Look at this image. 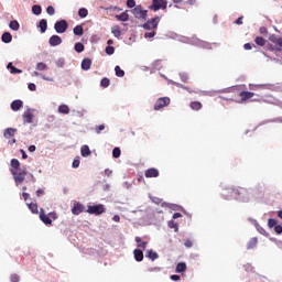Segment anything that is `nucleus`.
<instances>
[{"instance_id":"f257e3e1","label":"nucleus","mask_w":282,"mask_h":282,"mask_svg":"<svg viewBox=\"0 0 282 282\" xmlns=\"http://www.w3.org/2000/svg\"><path fill=\"white\" fill-rule=\"evenodd\" d=\"M40 219L43 224H45V226H52V219L54 221H56V219H58V214H56V212H51L47 214H45V209L41 208L40 209Z\"/></svg>"},{"instance_id":"f03ea898","label":"nucleus","mask_w":282,"mask_h":282,"mask_svg":"<svg viewBox=\"0 0 282 282\" xmlns=\"http://www.w3.org/2000/svg\"><path fill=\"white\" fill-rule=\"evenodd\" d=\"M234 199H242V202H248L250 199V192L246 187H234Z\"/></svg>"},{"instance_id":"7ed1b4c3","label":"nucleus","mask_w":282,"mask_h":282,"mask_svg":"<svg viewBox=\"0 0 282 282\" xmlns=\"http://www.w3.org/2000/svg\"><path fill=\"white\" fill-rule=\"evenodd\" d=\"M11 175H13V180L17 184V186H19V184H23V182H25V176L28 175V171L22 170L21 172H18L15 170H10Z\"/></svg>"},{"instance_id":"20e7f679","label":"nucleus","mask_w":282,"mask_h":282,"mask_svg":"<svg viewBox=\"0 0 282 282\" xmlns=\"http://www.w3.org/2000/svg\"><path fill=\"white\" fill-rule=\"evenodd\" d=\"M169 1L166 0H152V4L149 7V10L158 12V10H166Z\"/></svg>"},{"instance_id":"39448f33","label":"nucleus","mask_w":282,"mask_h":282,"mask_svg":"<svg viewBox=\"0 0 282 282\" xmlns=\"http://www.w3.org/2000/svg\"><path fill=\"white\" fill-rule=\"evenodd\" d=\"M171 105V98L161 97L154 104V111H160V109H164V107H169Z\"/></svg>"},{"instance_id":"423d86ee","label":"nucleus","mask_w":282,"mask_h":282,"mask_svg":"<svg viewBox=\"0 0 282 282\" xmlns=\"http://www.w3.org/2000/svg\"><path fill=\"white\" fill-rule=\"evenodd\" d=\"M67 28H69V24L65 20H59L54 24V30L57 34H65Z\"/></svg>"},{"instance_id":"0eeeda50","label":"nucleus","mask_w":282,"mask_h":282,"mask_svg":"<svg viewBox=\"0 0 282 282\" xmlns=\"http://www.w3.org/2000/svg\"><path fill=\"white\" fill-rule=\"evenodd\" d=\"M86 213H89V215H102L105 213V205L98 204V205H90L88 206Z\"/></svg>"},{"instance_id":"6e6552de","label":"nucleus","mask_w":282,"mask_h":282,"mask_svg":"<svg viewBox=\"0 0 282 282\" xmlns=\"http://www.w3.org/2000/svg\"><path fill=\"white\" fill-rule=\"evenodd\" d=\"M132 14L135 17V19H143L144 21H147L148 11L142 10V6L134 7L132 9Z\"/></svg>"},{"instance_id":"1a4fd4ad","label":"nucleus","mask_w":282,"mask_h":282,"mask_svg":"<svg viewBox=\"0 0 282 282\" xmlns=\"http://www.w3.org/2000/svg\"><path fill=\"white\" fill-rule=\"evenodd\" d=\"M160 23V18H153L151 20H149L148 22H145L142 28L143 30H158V25Z\"/></svg>"},{"instance_id":"9d476101","label":"nucleus","mask_w":282,"mask_h":282,"mask_svg":"<svg viewBox=\"0 0 282 282\" xmlns=\"http://www.w3.org/2000/svg\"><path fill=\"white\" fill-rule=\"evenodd\" d=\"M221 196L224 199H235V187H227L223 189Z\"/></svg>"},{"instance_id":"9b49d317","label":"nucleus","mask_w":282,"mask_h":282,"mask_svg":"<svg viewBox=\"0 0 282 282\" xmlns=\"http://www.w3.org/2000/svg\"><path fill=\"white\" fill-rule=\"evenodd\" d=\"M22 118H23L24 124H30L32 123V120H34V115L32 113V110L28 109L26 111L23 112Z\"/></svg>"},{"instance_id":"f8f14e48","label":"nucleus","mask_w":282,"mask_h":282,"mask_svg":"<svg viewBox=\"0 0 282 282\" xmlns=\"http://www.w3.org/2000/svg\"><path fill=\"white\" fill-rule=\"evenodd\" d=\"M51 47H56L63 43V40L58 35H52L48 40Z\"/></svg>"},{"instance_id":"ddd939ff","label":"nucleus","mask_w":282,"mask_h":282,"mask_svg":"<svg viewBox=\"0 0 282 282\" xmlns=\"http://www.w3.org/2000/svg\"><path fill=\"white\" fill-rule=\"evenodd\" d=\"M145 177H160V171H158L155 167H150L145 171Z\"/></svg>"},{"instance_id":"4468645a","label":"nucleus","mask_w":282,"mask_h":282,"mask_svg":"<svg viewBox=\"0 0 282 282\" xmlns=\"http://www.w3.org/2000/svg\"><path fill=\"white\" fill-rule=\"evenodd\" d=\"M239 97L241 98L242 102H246V100H250V98H254V93L251 91H240Z\"/></svg>"},{"instance_id":"2eb2a0df","label":"nucleus","mask_w":282,"mask_h":282,"mask_svg":"<svg viewBox=\"0 0 282 282\" xmlns=\"http://www.w3.org/2000/svg\"><path fill=\"white\" fill-rule=\"evenodd\" d=\"M73 215H80V213H85V206L80 203H77L72 208Z\"/></svg>"},{"instance_id":"dca6fc26","label":"nucleus","mask_w":282,"mask_h":282,"mask_svg":"<svg viewBox=\"0 0 282 282\" xmlns=\"http://www.w3.org/2000/svg\"><path fill=\"white\" fill-rule=\"evenodd\" d=\"M15 134H17V129H14V128H7L4 130L3 137L7 140H10L11 138H14Z\"/></svg>"},{"instance_id":"f3484780","label":"nucleus","mask_w":282,"mask_h":282,"mask_svg":"<svg viewBox=\"0 0 282 282\" xmlns=\"http://www.w3.org/2000/svg\"><path fill=\"white\" fill-rule=\"evenodd\" d=\"M22 107L23 102L21 101V99H15L11 102L12 111H20Z\"/></svg>"},{"instance_id":"a211bd4d","label":"nucleus","mask_w":282,"mask_h":282,"mask_svg":"<svg viewBox=\"0 0 282 282\" xmlns=\"http://www.w3.org/2000/svg\"><path fill=\"white\" fill-rule=\"evenodd\" d=\"M133 254H134L135 261L140 262L144 260V252H142V250L134 249Z\"/></svg>"},{"instance_id":"6ab92c4d","label":"nucleus","mask_w":282,"mask_h":282,"mask_svg":"<svg viewBox=\"0 0 282 282\" xmlns=\"http://www.w3.org/2000/svg\"><path fill=\"white\" fill-rule=\"evenodd\" d=\"M26 206L33 215H39V205L36 203H28Z\"/></svg>"},{"instance_id":"aec40b11","label":"nucleus","mask_w":282,"mask_h":282,"mask_svg":"<svg viewBox=\"0 0 282 282\" xmlns=\"http://www.w3.org/2000/svg\"><path fill=\"white\" fill-rule=\"evenodd\" d=\"M82 69L87 72L88 69H91V59L89 58H84L82 62Z\"/></svg>"},{"instance_id":"412c9836","label":"nucleus","mask_w":282,"mask_h":282,"mask_svg":"<svg viewBox=\"0 0 282 282\" xmlns=\"http://www.w3.org/2000/svg\"><path fill=\"white\" fill-rule=\"evenodd\" d=\"M39 28L41 30V33L45 34V32H47V20L42 19L39 23Z\"/></svg>"},{"instance_id":"4be33fe9","label":"nucleus","mask_w":282,"mask_h":282,"mask_svg":"<svg viewBox=\"0 0 282 282\" xmlns=\"http://www.w3.org/2000/svg\"><path fill=\"white\" fill-rule=\"evenodd\" d=\"M10 165L12 167L11 171H20L21 169V162H19L17 159H12Z\"/></svg>"},{"instance_id":"5701e85b","label":"nucleus","mask_w":282,"mask_h":282,"mask_svg":"<svg viewBox=\"0 0 282 282\" xmlns=\"http://www.w3.org/2000/svg\"><path fill=\"white\" fill-rule=\"evenodd\" d=\"M80 153L83 158H88V155H91V150H89V145H83L80 149Z\"/></svg>"},{"instance_id":"b1692460","label":"nucleus","mask_w":282,"mask_h":282,"mask_svg":"<svg viewBox=\"0 0 282 282\" xmlns=\"http://www.w3.org/2000/svg\"><path fill=\"white\" fill-rule=\"evenodd\" d=\"M73 32H74L75 36H83V34H85V30L83 29V25H76L73 29Z\"/></svg>"},{"instance_id":"393cba45","label":"nucleus","mask_w":282,"mask_h":282,"mask_svg":"<svg viewBox=\"0 0 282 282\" xmlns=\"http://www.w3.org/2000/svg\"><path fill=\"white\" fill-rule=\"evenodd\" d=\"M7 69H10L11 74H23V70L14 67V65H12V62H10L7 66Z\"/></svg>"},{"instance_id":"a878e982","label":"nucleus","mask_w":282,"mask_h":282,"mask_svg":"<svg viewBox=\"0 0 282 282\" xmlns=\"http://www.w3.org/2000/svg\"><path fill=\"white\" fill-rule=\"evenodd\" d=\"M1 39L2 43H12V34L10 32H4Z\"/></svg>"},{"instance_id":"bb28decb","label":"nucleus","mask_w":282,"mask_h":282,"mask_svg":"<svg viewBox=\"0 0 282 282\" xmlns=\"http://www.w3.org/2000/svg\"><path fill=\"white\" fill-rule=\"evenodd\" d=\"M145 257L148 259H151V261H155V259H159L160 256L158 254V252H155L153 250H148Z\"/></svg>"},{"instance_id":"cd10ccee","label":"nucleus","mask_w":282,"mask_h":282,"mask_svg":"<svg viewBox=\"0 0 282 282\" xmlns=\"http://www.w3.org/2000/svg\"><path fill=\"white\" fill-rule=\"evenodd\" d=\"M111 33L113 34V36L116 39H120L121 34H122V31H120V26L119 25H115L112 26L111 29Z\"/></svg>"},{"instance_id":"c85d7f7f","label":"nucleus","mask_w":282,"mask_h":282,"mask_svg":"<svg viewBox=\"0 0 282 282\" xmlns=\"http://www.w3.org/2000/svg\"><path fill=\"white\" fill-rule=\"evenodd\" d=\"M189 107H191V109H193V111H199V109H202L203 105L199 101H192L189 104Z\"/></svg>"},{"instance_id":"c756f323","label":"nucleus","mask_w":282,"mask_h":282,"mask_svg":"<svg viewBox=\"0 0 282 282\" xmlns=\"http://www.w3.org/2000/svg\"><path fill=\"white\" fill-rule=\"evenodd\" d=\"M10 30H13V32H18L19 28H21V25L19 24V21L17 20H12L9 24Z\"/></svg>"},{"instance_id":"7c9ffc66","label":"nucleus","mask_w":282,"mask_h":282,"mask_svg":"<svg viewBox=\"0 0 282 282\" xmlns=\"http://www.w3.org/2000/svg\"><path fill=\"white\" fill-rule=\"evenodd\" d=\"M135 242H137V246H138V248H147V246H149V242H147V241H142V238H140V237H135Z\"/></svg>"},{"instance_id":"2f4dec72","label":"nucleus","mask_w":282,"mask_h":282,"mask_svg":"<svg viewBox=\"0 0 282 282\" xmlns=\"http://www.w3.org/2000/svg\"><path fill=\"white\" fill-rule=\"evenodd\" d=\"M176 272L180 274L182 272H186V262H180L176 265Z\"/></svg>"},{"instance_id":"473e14b6","label":"nucleus","mask_w":282,"mask_h":282,"mask_svg":"<svg viewBox=\"0 0 282 282\" xmlns=\"http://www.w3.org/2000/svg\"><path fill=\"white\" fill-rule=\"evenodd\" d=\"M116 19L117 21H129V13H127V11L122 12L121 14L116 15Z\"/></svg>"},{"instance_id":"72a5a7b5","label":"nucleus","mask_w":282,"mask_h":282,"mask_svg":"<svg viewBox=\"0 0 282 282\" xmlns=\"http://www.w3.org/2000/svg\"><path fill=\"white\" fill-rule=\"evenodd\" d=\"M32 12L33 14H35V17H39L43 12V9L41 8V6L34 4L32 7Z\"/></svg>"},{"instance_id":"f704fd0d","label":"nucleus","mask_w":282,"mask_h":282,"mask_svg":"<svg viewBox=\"0 0 282 282\" xmlns=\"http://www.w3.org/2000/svg\"><path fill=\"white\" fill-rule=\"evenodd\" d=\"M258 240L257 238H251L247 245L248 250H252V248H257Z\"/></svg>"},{"instance_id":"c9c22d12","label":"nucleus","mask_w":282,"mask_h":282,"mask_svg":"<svg viewBox=\"0 0 282 282\" xmlns=\"http://www.w3.org/2000/svg\"><path fill=\"white\" fill-rule=\"evenodd\" d=\"M75 52H77L78 54L85 52V45L80 42L75 43Z\"/></svg>"},{"instance_id":"e433bc0d","label":"nucleus","mask_w":282,"mask_h":282,"mask_svg":"<svg viewBox=\"0 0 282 282\" xmlns=\"http://www.w3.org/2000/svg\"><path fill=\"white\" fill-rule=\"evenodd\" d=\"M87 14H89V11L86 8H80L78 10V17H80V19L87 18Z\"/></svg>"},{"instance_id":"4c0bfd02","label":"nucleus","mask_w":282,"mask_h":282,"mask_svg":"<svg viewBox=\"0 0 282 282\" xmlns=\"http://www.w3.org/2000/svg\"><path fill=\"white\" fill-rule=\"evenodd\" d=\"M35 69H37V72H45L47 69V64L40 62L36 64Z\"/></svg>"},{"instance_id":"58836bf2","label":"nucleus","mask_w":282,"mask_h":282,"mask_svg":"<svg viewBox=\"0 0 282 282\" xmlns=\"http://www.w3.org/2000/svg\"><path fill=\"white\" fill-rule=\"evenodd\" d=\"M58 111H59V113L67 115V113H69V106H67V105H61V106L58 107Z\"/></svg>"},{"instance_id":"ea45409f","label":"nucleus","mask_w":282,"mask_h":282,"mask_svg":"<svg viewBox=\"0 0 282 282\" xmlns=\"http://www.w3.org/2000/svg\"><path fill=\"white\" fill-rule=\"evenodd\" d=\"M256 45H259L260 47H263L265 45V39L262 36H257L254 40Z\"/></svg>"},{"instance_id":"a19ab883","label":"nucleus","mask_w":282,"mask_h":282,"mask_svg":"<svg viewBox=\"0 0 282 282\" xmlns=\"http://www.w3.org/2000/svg\"><path fill=\"white\" fill-rule=\"evenodd\" d=\"M109 85H111V80L107 77H104L100 82V87L107 88Z\"/></svg>"},{"instance_id":"79ce46f5","label":"nucleus","mask_w":282,"mask_h":282,"mask_svg":"<svg viewBox=\"0 0 282 282\" xmlns=\"http://www.w3.org/2000/svg\"><path fill=\"white\" fill-rule=\"evenodd\" d=\"M115 73L118 78H122L124 76V72L122 70V68H120V66L115 67Z\"/></svg>"},{"instance_id":"37998d69","label":"nucleus","mask_w":282,"mask_h":282,"mask_svg":"<svg viewBox=\"0 0 282 282\" xmlns=\"http://www.w3.org/2000/svg\"><path fill=\"white\" fill-rule=\"evenodd\" d=\"M121 153H122V151L120 150V148H115L112 150V158L118 159V158H120Z\"/></svg>"},{"instance_id":"c03bdc74","label":"nucleus","mask_w":282,"mask_h":282,"mask_svg":"<svg viewBox=\"0 0 282 282\" xmlns=\"http://www.w3.org/2000/svg\"><path fill=\"white\" fill-rule=\"evenodd\" d=\"M173 3H189V6H193L195 3V0H172Z\"/></svg>"},{"instance_id":"a18cd8bd","label":"nucleus","mask_w":282,"mask_h":282,"mask_svg":"<svg viewBox=\"0 0 282 282\" xmlns=\"http://www.w3.org/2000/svg\"><path fill=\"white\" fill-rule=\"evenodd\" d=\"M46 12L50 14V17H54V14H56V10L52 6L46 8Z\"/></svg>"},{"instance_id":"49530a36","label":"nucleus","mask_w":282,"mask_h":282,"mask_svg":"<svg viewBox=\"0 0 282 282\" xmlns=\"http://www.w3.org/2000/svg\"><path fill=\"white\" fill-rule=\"evenodd\" d=\"M269 228H274L276 226V219L270 218L268 221Z\"/></svg>"},{"instance_id":"de8ad7c7","label":"nucleus","mask_w":282,"mask_h":282,"mask_svg":"<svg viewBox=\"0 0 282 282\" xmlns=\"http://www.w3.org/2000/svg\"><path fill=\"white\" fill-rule=\"evenodd\" d=\"M113 52H116V48L113 46L106 47V54H108V56H111V54H113Z\"/></svg>"},{"instance_id":"09e8293b","label":"nucleus","mask_w":282,"mask_h":282,"mask_svg":"<svg viewBox=\"0 0 282 282\" xmlns=\"http://www.w3.org/2000/svg\"><path fill=\"white\" fill-rule=\"evenodd\" d=\"M274 232H276V235H282V226L281 225H275L273 227Z\"/></svg>"},{"instance_id":"8fccbe9b","label":"nucleus","mask_w":282,"mask_h":282,"mask_svg":"<svg viewBox=\"0 0 282 282\" xmlns=\"http://www.w3.org/2000/svg\"><path fill=\"white\" fill-rule=\"evenodd\" d=\"M10 281L11 282H19V281H21V278L18 274H12L11 278H10Z\"/></svg>"},{"instance_id":"3c124183","label":"nucleus","mask_w":282,"mask_h":282,"mask_svg":"<svg viewBox=\"0 0 282 282\" xmlns=\"http://www.w3.org/2000/svg\"><path fill=\"white\" fill-rule=\"evenodd\" d=\"M153 36H155V32L154 31L145 32L144 33V39H153Z\"/></svg>"},{"instance_id":"603ef678","label":"nucleus","mask_w":282,"mask_h":282,"mask_svg":"<svg viewBox=\"0 0 282 282\" xmlns=\"http://www.w3.org/2000/svg\"><path fill=\"white\" fill-rule=\"evenodd\" d=\"M128 8H135V0H127Z\"/></svg>"},{"instance_id":"864d4df0","label":"nucleus","mask_w":282,"mask_h":282,"mask_svg":"<svg viewBox=\"0 0 282 282\" xmlns=\"http://www.w3.org/2000/svg\"><path fill=\"white\" fill-rule=\"evenodd\" d=\"M79 166H80V160L75 159V160L73 161V169H78Z\"/></svg>"},{"instance_id":"5fc2aeb1","label":"nucleus","mask_w":282,"mask_h":282,"mask_svg":"<svg viewBox=\"0 0 282 282\" xmlns=\"http://www.w3.org/2000/svg\"><path fill=\"white\" fill-rule=\"evenodd\" d=\"M271 41H272V43H275V45H279L280 47H282V37L271 40Z\"/></svg>"},{"instance_id":"6e6d98bb","label":"nucleus","mask_w":282,"mask_h":282,"mask_svg":"<svg viewBox=\"0 0 282 282\" xmlns=\"http://www.w3.org/2000/svg\"><path fill=\"white\" fill-rule=\"evenodd\" d=\"M254 47V44H252V43H246L245 45H243V48L245 50H252Z\"/></svg>"},{"instance_id":"4d7b16f0","label":"nucleus","mask_w":282,"mask_h":282,"mask_svg":"<svg viewBox=\"0 0 282 282\" xmlns=\"http://www.w3.org/2000/svg\"><path fill=\"white\" fill-rule=\"evenodd\" d=\"M100 131H105V124H100L96 127V133H100Z\"/></svg>"},{"instance_id":"13d9d810","label":"nucleus","mask_w":282,"mask_h":282,"mask_svg":"<svg viewBox=\"0 0 282 282\" xmlns=\"http://www.w3.org/2000/svg\"><path fill=\"white\" fill-rule=\"evenodd\" d=\"M259 32H260V34L265 35V34H268V28L262 26V28L259 29Z\"/></svg>"},{"instance_id":"bf43d9fd","label":"nucleus","mask_w":282,"mask_h":282,"mask_svg":"<svg viewBox=\"0 0 282 282\" xmlns=\"http://www.w3.org/2000/svg\"><path fill=\"white\" fill-rule=\"evenodd\" d=\"M184 246H185V248H193V241L186 240V241L184 242Z\"/></svg>"},{"instance_id":"052dcab7","label":"nucleus","mask_w":282,"mask_h":282,"mask_svg":"<svg viewBox=\"0 0 282 282\" xmlns=\"http://www.w3.org/2000/svg\"><path fill=\"white\" fill-rule=\"evenodd\" d=\"M29 89H30V91H36V84H29Z\"/></svg>"},{"instance_id":"680f3d73","label":"nucleus","mask_w":282,"mask_h":282,"mask_svg":"<svg viewBox=\"0 0 282 282\" xmlns=\"http://www.w3.org/2000/svg\"><path fill=\"white\" fill-rule=\"evenodd\" d=\"M42 79H43V80H47L48 83H54V78L47 77V76H45V75H42Z\"/></svg>"},{"instance_id":"e2e57ef3","label":"nucleus","mask_w":282,"mask_h":282,"mask_svg":"<svg viewBox=\"0 0 282 282\" xmlns=\"http://www.w3.org/2000/svg\"><path fill=\"white\" fill-rule=\"evenodd\" d=\"M171 281H180L181 276L177 274H173L170 276Z\"/></svg>"},{"instance_id":"0e129e2a","label":"nucleus","mask_w":282,"mask_h":282,"mask_svg":"<svg viewBox=\"0 0 282 282\" xmlns=\"http://www.w3.org/2000/svg\"><path fill=\"white\" fill-rule=\"evenodd\" d=\"M41 195H45V191L40 188L36 191V197H41Z\"/></svg>"},{"instance_id":"69168bd1","label":"nucleus","mask_w":282,"mask_h":282,"mask_svg":"<svg viewBox=\"0 0 282 282\" xmlns=\"http://www.w3.org/2000/svg\"><path fill=\"white\" fill-rule=\"evenodd\" d=\"M22 197L24 199V202H28V199H30V194L29 193H22Z\"/></svg>"},{"instance_id":"338daca9","label":"nucleus","mask_w":282,"mask_h":282,"mask_svg":"<svg viewBox=\"0 0 282 282\" xmlns=\"http://www.w3.org/2000/svg\"><path fill=\"white\" fill-rule=\"evenodd\" d=\"M112 221H116L117 224H120V216L115 215V216L112 217Z\"/></svg>"},{"instance_id":"774afa93","label":"nucleus","mask_w":282,"mask_h":282,"mask_svg":"<svg viewBox=\"0 0 282 282\" xmlns=\"http://www.w3.org/2000/svg\"><path fill=\"white\" fill-rule=\"evenodd\" d=\"M180 217H182V215L180 213L173 214V219H180Z\"/></svg>"}]
</instances>
